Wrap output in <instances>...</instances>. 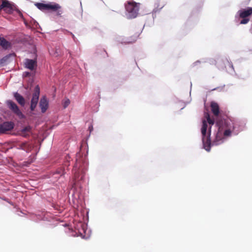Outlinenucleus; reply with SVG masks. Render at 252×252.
Here are the masks:
<instances>
[{"mask_svg":"<svg viewBox=\"0 0 252 252\" xmlns=\"http://www.w3.org/2000/svg\"><path fill=\"white\" fill-rule=\"evenodd\" d=\"M140 6V3L136 2L133 0H128L125 3V7L128 19H133L138 16Z\"/></svg>","mask_w":252,"mask_h":252,"instance_id":"f257e3e1","label":"nucleus"},{"mask_svg":"<svg viewBox=\"0 0 252 252\" xmlns=\"http://www.w3.org/2000/svg\"><path fill=\"white\" fill-rule=\"evenodd\" d=\"M239 17L242 19L240 21V24H246L250 21V16L252 15V7H249L247 9L239 10L238 12Z\"/></svg>","mask_w":252,"mask_h":252,"instance_id":"f03ea898","label":"nucleus"},{"mask_svg":"<svg viewBox=\"0 0 252 252\" xmlns=\"http://www.w3.org/2000/svg\"><path fill=\"white\" fill-rule=\"evenodd\" d=\"M6 104L8 108L20 119L25 118V116L22 113L18 105L14 102L11 100H8L6 101Z\"/></svg>","mask_w":252,"mask_h":252,"instance_id":"7ed1b4c3","label":"nucleus"},{"mask_svg":"<svg viewBox=\"0 0 252 252\" xmlns=\"http://www.w3.org/2000/svg\"><path fill=\"white\" fill-rule=\"evenodd\" d=\"M40 94V88L38 85L35 86L34 89V92L32 94V98L31 101L30 109L31 111H34L36 107L39 100Z\"/></svg>","mask_w":252,"mask_h":252,"instance_id":"20e7f679","label":"nucleus"},{"mask_svg":"<svg viewBox=\"0 0 252 252\" xmlns=\"http://www.w3.org/2000/svg\"><path fill=\"white\" fill-rule=\"evenodd\" d=\"M205 117L207 120V121L205 120L202 121V126L201 128V133L203 136H206V132L208 128L207 123L211 125H213L214 124V120L211 119L210 117V115L208 113L205 114Z\"/></svg>","mask_w":252,"mask_h":252,"instance_id":"39448f33","label":"nucleus"},{"mask_svg":"<svg viewBox=\"0 0 252 252\" xmlns=\"http://www.w3.org/2000/svg\"><path fill=\"white\" fill-rule=\"evenodd\" d=\"M211 127L209 130V133L208 136H202V142L204 146V148L207 151H210L211 145V142L210 139V133H211Z\"/></svg>","mask_w":252,"mask_h":252,"instance_id":"423d86ee","label":"nucleus"},{"mask_svg":"<svg viewBox=\"0 0 252 252\" xmlns=\"http://www.w3.org/2000/svg\"><path fill=\"white\" fill-rule=\"evenodd\" d=\"M14 124L11 122H6L0 124V132L4 133L7 131L11 130L13 128Z\"/></svg>","mask_w":252,"mask_h":252,"instance_id":"0eeeda50","label":"nucleus"},{"mask_svg":"<svg viewBox=\"0 0 252 252\" xmlns=\"http://www.w3.org/2000/svg\"><path fill=\"white\" fill-rule=\"evenodd\" d=\"M61 8V6L60 4L56 3L50 2L48 3L47 10H50L52 11H57V15H61L62 13V11L59 9Z\"/></svg>","mask_w":252,"mask_h":252,"instance_id":"6e6552de","label":"nucleus"},{"mask_svg":"<svg viewBox=\"0 0 252 252\" xmlns=\"http://www.w3.org/2000/svg\"><path fill=\"white\" fill-rule=\"evenodd\" d=\"M25 66L27 68L33 70L37 67V62L35 60L27 59L25 60Z\"/></svg>","mask_w":252,"mask_h":252,"instance_id":"1a4fd4ad","label":"nucleus"},{"mask_svg":"<svg viewBox=\"0 0 252 252\" xmlns=\"http://www.w3.org/2000/svg\"><path fill=\"white\" fill-rule=\"evenodd\" d=\"M39 106L42 113L45 112L48 107V102L46 96L41 97L39 102Z\"/></svg>","mask_w":252,"mask_h":252,"instance_id":"9d476101","label":"nucleus"},{"mask_svg":"<svg viewBox=\"0 0 252 252\" xmlns=\"http://www.w3.org/2000/svg\"><path fill=\"white\" fill-rule=\"evenodd\" d=\"M14 97L17 102L21 106H24L25 105L26 101L24 97L19 93L16 92L14 94Z\"/></svg>","mask_w":252,"mask_h":252,"instance_id":"9b49d317","label":"nucleus"},{"mask_svg":"<svg viewBox=\"0 0 252 252\" xmlns=\"http://www.w3.org/2000/svg\"><path fill=\"white\" fill-rule=\"evenodd\" d=\"M211 109L213 114L215 116H218L220 113V108L218 104L216 102H212L211 103Z\"/></svg>","mask_w":252,"mask_h":252,"instance_id":"f8f14e48","label":"nucleus"},{"mask_svg":"<svg viewBox=\"0 0 252 252\" xmlns=\"http://www.w3.org/2000/svg\"><path fill=\"white\" fill-rule=\"evenodd\" d=\"M19 149L29 152L32 150V146L27 142H23L18 145Z\"/></svg>","mask_w":252,"mask_h":252,"instance_id":"ddd939ff","label":"nucleus"},{"mask_svg":"<svg viewBox=\"0 0 252 252\" xmlns=\"http://www.w3.org/2000/svg\"><path fill=\"white\" fill-rule=\"evenodd\" d=\"M0 45L4 49H7L11 47V43L3 37H0Z\"/></svg>","mask_w":252,"mask_h":252,"instance_id":"4468645a","label":"nucleus"},{"mask_svg":"<svg viewBox=\"0 0 252 252\" xmlns=\"http://www.w3.org/2000/svg\"><path fill=\"white\" fill-rule=\"evenodd\" d=\"M32 127L28 126L23 128L21 131V135L25 137H27L29 135V133L31 132Z\"/></svg>","mask_w":252,"mask_h":252,"instance_id":"2eb2a0df","label":"nucleus"},{"mask_svg":"<svg viewBox=\"0 0 252 252\" xmlns=\"http://www.w3.org/2000/svg\"><path fill=\"white\" fill-rule=\"evenodd\" d=\"M35 5L39 10L41 11L47 10L48 9V3L45 4L43 3L38 2L36 3Z\"/></svg>","mask_w":252,"mask_h":252,"instance_id":"dca6fc26","label":"nucleus"},{"mask_svg":"<svg viewBox=\"0 0 252 252\" xmlns=\"http://www.w3.org/2000/svg\"><path fill=\"white\" fill-rule=\"evenodd\" d=\"M222 142L221 135L218 133L216 135V139L212 142V145H218L221 143Z\"/></svg>","mask_w":252,"mask_h":252,"instance_id":"f3484780","label":"nucleus"},{"mask_svg":"<svg viewBox=\"0 0 252 252\" xmlns=\"http://www.w3.org/2000/svg\"><path fill=\"white\" fill-rule=\"evenodd\" d=\"M80 159H76V163L74 166V170L75 171V170H78L81 167V164H80Z\"/></svg>","mask_w":252,"mask_h":252,"instance_id":"a211bd4d","label":"nucleus"},{"mask_svg":"<svg viewBox=\"0 0 252 252\" xmlns=\"http://www.w3.org/2000/svg\"><path fill=\"white\" fill-rule=\"evenodd\" d=\"M231 134V130L230 129H226L223 133L224 136H229Z\"/></svg>","mask_w":252,"mask_h":252,"instance_id":"6ab92c4d","label":"nucleus"},{"mask_svg":"<svg viewBox=\"0 0 252 252\" xmlns=\"http://www.w3.org/2000/svg\"><path fill=\"white\" fill-rule=\"evenodd\" d=\"M70 104V100L69 99H66L64 100V102H63V107L64 108H65L66 107H67L68 105Z\"/></svg>","mask_w":252,"mask_h":252,"instance_id":"aec40b11","label":"nucleus"},{"mask_svg":"<svg viewBox=\"0 0 252 252\" xmlns=\"http://www.w3.org/2000/svg\"><path fill=\"white\" fill-rule=\"evenodd\" d=\"M17 11L18 12L19 15L22 16V13L19 10H17Z\"/></svg>","mask_w":252,"mask_h":252,"instance_id":"412c9836","label":"nucleus"},{"mask_svg":"<svg viewBox=\"0 0 252 252\" xmlns=\"http://www.w3.org/2000/svg\"><path fill=\"white\" fill-rule=\"evenodd\" d=\"M70 34H71L73 38L74 39H75V36H74V35L73 34H72L71 32H70Z\"/></svg>","mask_w":252,"mask_h":252,"instance_id":"4be33fe9","label":"nucleus"},{"mask_svg":"<svg viewBox=\"0 0 252 252\" xmlns=\"http://www.w3.org/2000/svg\"><path fill=\"white\" fill-rule=\"evenodd\" d=\"M77 176L78 175H77V171H75V177L76 178V177H77Z\"/></svg>","mask_w":252,"mask_h":252,"instance_id":"5701e85b","label":"nucleus"},{"mask_svg":"<svg viewBox=\"0 0 252 252\" xmlns=\"http://www.w3.org/2000/svg\"><path fill=\"white\" fill-rule=\"evenodd\" d=\"M89 129H90V131H91L93 129V126H90Z\"/></svg>","mask_w":252,"mask_h":252,"instance_id":"b1692460","label":"nucleus"},{"mask_svg":"<svg viewBox=\"0 0 252 252\" xmlns=\"http://www.w3.org/2000/svg\"><path fill=\"white\" fill-rule=\"evenodd\" d=\"M132 42H133V41H128L127 42H128V43H132Z\"/></svg>","mask_w":252,"mask_h":252,"instance_id":"393cba45","label":"nucleus"},{"mask_svg":"<svg viewBox=\"0 0 252 252\" xmlns=\"http://www.w3.org/2000/svg\"><path fill=\"white\" fill-rule=\"evenodd\" d=\"M29 72H27V73H26V75H29Z\"/></svg>","mask_w":252,"mask_h":252,"instance_id":"a878e982","label":"nucleus"}]
</instances>
